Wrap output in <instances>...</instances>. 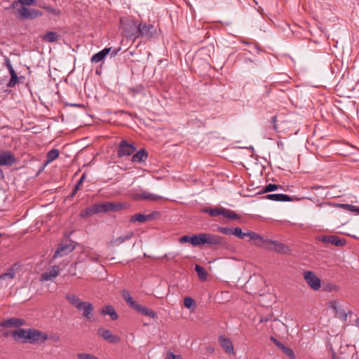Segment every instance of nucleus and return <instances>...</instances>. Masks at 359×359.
Returning <instances> with one entry per match:
<instances>
[{
  "mask_svg": "<svg viewBox=\"0 0 359 359\" xmlns=\"http://www.w3.org/2000/svg\"><path fill=\"white\" fill-rule=\"evenodd\" d=\"M9 73L11 74V76H13V75H17L15 71L14 70V69L11 71H9Z\"/></svg>",
  "mask_w": 359,
  "mask_h": 359,
  "instance_id": "bf43d9fd",
  "label": "nucleus"
},
{
  "mask_svg": "<svg viewBox=\"0 0 359 359\" xmlns=\"http://www.w3.org/2000/svg\"><path fill=\"white\" fill-rule=\"evenodd\" d=\"M153 218H154L153 214L144 215V214L138 213V214H135V215H133L130 219V222L131 223H135L136 222L143 223L147 220H151Z\"/></svg>",
  "mask_w": 359,
  "mask_h": 359,
  "instance_id": "b1692460",
  "label": "nucleus"
},
{
  "mask_svg": "<svg viewBox=\"0 0 359 359\" xmlns=\"http://www.w3.org/2000/svg\"><path fill=\"white\" fill-rule=\"evenodd\" d=\"M66 300L78 311H83V317L87 320L93 322L95 319H92V313L94 309L93 305L89 302H83L76 294H67Z\"/></svg>",
  "mask_w": 359,
  "mask_h": 359,
  "instance_id": "f257e3e1",
  "label": "nucleus"
},
{
  "mask_svg": "<svg viewBox=\"0 0 359 359\" xmlns=\"http://www.w3.org/2000/svg\"><path fill=\"white\" fill-rule=\"evenodd\" d=\"M204 212L208 213L211 217H217L218 215H223L224 208H206L202 210Z\"/></svg>",
  "mask_w": 359,
  "mask_h": 359,
  "instance_id": "c9c22d12",
  "label": "nucleus"
},
{
  "mask_svg": "<svg viewBox=\"0 0 359 359\" xmlns=\"http://www.w3.org/2000/svg\"><path fill=\"white\" fill-rule=\"evenodd\" d=\"M193 238H194V235H192V236L185 235V236H183L181 238H180L179 242L182 244L185 243H189L192 245Z\"/></svg>",
  "mask_w": 359,
  "mask_h": 359,
  "instance_id": "49530a36",
  "label": "nucleus"
},
{
  "mask_svg": "<svg viewBox=\"0 0 359 359\" xmlns=\"http://www.w3.org/2000/svg\"><path fill=\"white\" fill-rule=\"evenodd\" d=\"M122 297L127 304L133 309L137 304L135 301L133 300L130 292L128 290H123L122 292Z\"/></svg>",
  "mask_w": 359,
  "mask_h": 359,
  "instance_id": "473e14b6",
  "label": "nucleus"
},
{
  "mask_svg": "<svg viewBox=\"0 0 359 359\" xmlns=\"http://www.w3.org/2000/svg\"><path fill=\"white\" fill-rule=\"evenodd\" d=\"M28 344H42L48 339L47 334L36 329H27Z\"/></svg>",
  "mask_w": 359,
  "mask_h": 359,
  "instance_id": "20e7f679",
  "label": "nucleus"
},
{
  "mask_svg": "<svg viewBox=\"0 0 359 359\" xmlns=\"http://www.w3.org/2000/svg\"><path fill=\"white\" fill-rule=\"evenodd\" d=\"M97 335L108 343L111 344H117L121 341L118 336L113 334L109 330L104 327H100L97 330Z\"/></svg>",
  "mask_w": 359,
  "mask_h": 359,
  "instance_id": "6e6552de",
  "label": "nucleus"
},
{
  "mask_svg": "<svg viewBox=\"0 0 359 359\" xmlns=\"http://www.w3.org/2000/svg\"><path fill=\"white\" fill-rule=\"evenodd\" d=\"M41 8H43L48 13L52 14L53 15H55V16H57L61 14L60 10L53 8L50 6L42 5V6H41Z\"/></svg>",
  "mask_w": 359,
  "mask_h": 359,
  "instance_id": "e433bc0d",
  "label": "nucleus"
},
{
  "mask_svg": "<svg viewBox=\"0 0 359 359\" xmlns=\"http://www.w3.org/2000/svg\"><path fill=\"white\" fill-rule=\"evenodd\" d=\"M265 249L268 250L275 251L280 254H289L290 250L285 244L278 241L267 238L266 244L264 245Z\"/></svg>",
  "mask_w": 359,
  "mask_h": 359,
  "instance_id": "7ed1b4c3",
  "label": "nucleus"
},
{
  "mask_svg": "<svg viewBox=\"0 0 359 359\" xmlns=\"http://www.w3.org/2000/svg\"><path fill=\"white\" fill-rule=\"evenodd\" d=\"M303 277L307 285L313 290H318L321 287V280L316 274L311 271L303 272Z\"/></svg>",
  "mask_w": 359,
  "mask_h": 359,
  "instance_id": "39448f33",
  "label": "nucleus"
},
{
  "mask_svg": "<svg viewBox=\"0 0 359 359\" xmlns=\"http://www.w3.org/2000/svg\"><path fill=\"white\" fill-rule=\"evenodd\" d=\"M100 313L102 315H109L113 320H116L118 318V314L116 313L114 306L111 305H106L103 306Z\"/></svg>",
  "mask_w": 359,
  "mask_h": 359,
  "instance_id": "bb28decb",
  "label": "nucleus"
},
{
  "mask_svg": "<svg viewBox=\"0 0 359 359\" xmlns=\"http://www.w3.org/2000/svg\"><path fill=\"white\" fill-rule=\"evenodd\" d=\"M72 105H73V106H76V107H84V105H83V104H72Z\"/></svg>",
  "mask_w": 359,
  "mask_h": 359,
  "instance_id": "680f3d73",
  "label": "nucleus"
},
{
  "mask_svg": "<svg viewBox=\"0 0 359 359\" xmlns=\"http://www.w3.org/2000/svg\"><path fill=\"white\" fill-rule=\"evenodd\" d=\"M223 216L232 219H237L239 216L233 210L224 208Z\"/></svg>",
  "mask_w": 359,
  "mask_h": 359,
  "instance_id": "ea45409f",
  "label": "nucleus"
},
{
  "mask_svg": "<svg viewBox=\"0 0 359 359\" xmlns=\"http://www.w3.org/2000/svg\"><path fill=\"white\" fill-rule=\"evenodd\" d=\"M195 301L189 297H186L184 299V305L187 309H191L192 307L195 306Z\"/></svg>",
  "mask_w": 359,
  "mask_h": 359,
  "instance_id": "37998d69",
  "label": "nucleus"
},
{
  "mask_svg": "<svg viewBox=\"0 0 359 359\" xmlns=\"http://www.w3.org/2000/svg\"><path fill=\"white\" fill-rule=\"evenodd\" d=\"M60 38V35L57 34L55 32H48L45 35L42 36V41L48 42V43H53L57 41Z\"/></svg>",
  "mask_w": 359,
  "mask_h": 359,
  "instance_id": "c756f323",
  "label": "nucleus"
},
{
  "mask_svg": "<svg viewBox=\"0 0 359 359\" xmlns=\"http://www.w3.org/2000/svg\"><path fill=\"white\" fill-rule=\"evenodd\" d=\"M155 32V28L152 25L139 24L138 38H150Z\"/></svg>",
  "mask_w": 359,
  "mask_h": 359,
  "instance_id": "2eb2a0df",
  "label": "nucleus"
},
{
  "mask_svg": "<svg viewBox=\"0 0 359 359\" xmlns=\"http://www.w3.org/2000/svg\"><path fill=\"white\" fill-rule=\"evenodd\" d=\"M219 342L226 353H234L233 344L229 339L221 336L219 337Z\"/></svg>",
  "mask_w": 359,
  "mask_h": 359,
  "instance_id": "412c9836",
  "label": "nucleus"
},
{
  "mask_svg": "<svg viewBox=\"0 0 359 359\" xmlns=\"http://www.w3.org/2000/svg\"><path fill=\"white\" fill-rule=\"evenodd\" d=\"M279 187L278 185L275 184H269L264 187V192L268 193L276 190Z\"/></svg>",
  "mask_w": 359,
  "mask_h": 359,
  "instance_id": "09e8293b",
  "label": "nucleus"
},
{
  "mask_svg": "<svg viewBox=\"0 0 359 359\" xmlns=\"http://www.w3.org/2000/svg\"><path fill=\"white\" fill-rule=\"evenodd\" d=\"M110 51L111 48H105L101 51L94 54L92 56L90 61L92 62L97 63L104 59V57L110 53Z\"/></svg>",
  "mask_w": 359,
  "mask_h": 359,
  "instance_id": "a878e982",
  "label": "nucleus"
},
{
  "mask_svg": "<svg viewBox=\"0 0 359 359\" xmlns=\"http://www.w3.org/2000/svg\"><path fill=\"white\" fill-rule=\"evenodd\" d=\"M320 208H326V207H340L346 210L355 212L359 214V207L345 203H333L330 202L324 203L319 205Z\"/></svg>",
  "mask_w": 359,
  "mask_h": 359,
  "instance_id": "ddd939ff",
  "label": "nucleus"
},
{
  "mask_svg": "<svg viewBox=\"0 0 359 359\" xmlns=\"http://www.w3.org/2000/svg\"><path fill=\"white\" fill-rule=\"evenodd\" d=\"M7 67L8 72L13 69V67L12 65H8V67Z\"/></svg>",
  "mask_w": 359,
  "mask_h": 359,
  "instance_id": "052dcab7",
  "label": "nucleus"
},
{
  "mask_svg": "<svg viewBox=\"0 0 359 359\" xmlns=\"http://www.w3.org/2000/svg\"><path fill=\"white\" fill-rule=\"evenodd\" d=\"M123 34L127 39L138 38L139 22L132 18H121Z\"/></svg>",
  "mask_w": 359,
  "mask_h": 359,
  "instance_id": "f03ea898",
  "label": "nucleus"
},
{
  "mask_svg": "<svg viewBox=\"0 0 359 359\" xmlns=\"http://www.w3.org/2000/svg\"><path fill=\"white\" fill-rule=\"evenodd\" d=\"M247 236H249L250 240L255 241V245L264 248V245L266 244L267 238L258 234L256 232L249 231L247 233Z\"/></svg>",
  "mask_w": 359,
  "mask_h": 359,
  "instance_id": "6ab92c4d",
  "label": "nucleus"
},
{
  "mask_svg": "<svg viewBox=\"0 0 359 359\" xmlns=\"http://www.w3.org/2000/svg\"><path fill=\"white\" fill-rule=\"evenodd\" d=\"M4 65H6V67H8V65H11V60L7 57L4 59Z\"/></svg>",
  "mask_w": 359,
  "mask_h": 359,
  "instance_id": "6e6d98bb",
  "label": "nucleus"
},
{
  "mask_svg": "<svg viewBox=\"0 0 359 359\" xmlns=\"http://www.w3.org/2000/svg\"><path fill=\"white\" fill-rule=\"evenodd\" d=\"M74 248L75 245L72 241H67L65 243H62L58 245L53 257H64L72 252Z\"/></svg>",
  "mask_w": 359,
  "mask_h": 359,
  "instance_id": "423d86ee",
  "label": "nucleus"
},
{
  "mask_svg": "<svg viewBox=\"0 0 359 359\" xmlns=\"http://www.w3.org/2000/svg\"><path fill=\"white\" fill-rule=\"evenodd\" d=\"M194 269L201 279H206L208 273L202 266L196 265Z\"/></svg>",
  "mask_w": 359,
  "mask_h": 359,
  "instance_id": "58836bf2",
  "label": "nucleus"
},
{
  "mask_svg": "<svg viewBox=\"0 0 359 359\" xmlns=\"http://www.w3.org/2000/svg\"><path fill=\"white\" fill-rule=\"evenodd\" d=\"M265 198L269 200L274 201H290L291 198L290 196L285 194H267Z\"/></svg>",
  "mask_w": 359,
  "mask_h": 359,
  "instance_id": "5701e85b",
  "label": "nucleus"
},
{
  "mask_svg": "<svg viewBox=\"0 0 359 359\" xmlns=\"http://www.w3.org/2000/svg\"><path fill=\"white\" fill-rule=\"evenodd\" d=\"M17 162L15 156L9 151H0V165L11 166Z\"/></svg>",
  "mask_w": 359,
  "mask_h": 359,
  "instance_id": "1a4fd4ad",
  "label": "nucleus"
},
{
  "mask_svg": "<svg viewBox=\"0 0 359 359\" xmlns=\"http://www.w3.org/2000/svg\"><path fill=\"white\" fill-rule=\"evenodd\" d=\"M60 151L57 149H53L49 151L46 154V165L51 163L54 160L58 158Z\"/></svg>",
  "mask_w": 359,
  "mask_h": 359,
  "instance_id": "2f4dec72",
  "label": "nucleus"
},
{
  "mask_svg": "<svg viewBox=\"0 0 359 359\" xmlns=\"http://www.w3.org/2000/svg\"><path fill=\"white\" fill-rule=\"evenodd\" d=\"M233 228L219 226L217 227V231L225 235H232Z\"/></svg>",
  "mask_w": 359,
  "mask_h": 359,
  "instance_id": "c03bdc74",
  "label": "nucleus"
},
{
  "mask_svg": "<svg viewBox=\"0 0 359 359\" xmlns=\"http://www.w3.org/2000/svg\"><path fill=\"white\" fill-rule=\"evenodd\" d=\"M27 332V329H23L20 327L13 331L11 335L15 341H20L24 344H28Z\"/></svg>",
  "mask_w": 359,
  "mask_h": 359,
  "instance_id": "dca6fc26",
  "label": "nucleus"
},
{
  "mask_svg": "<svg viewBox=\"0 0 359 359\" xmlns=\"http://www.w3.org/2000/svg\"><path fill=\"white\" fill-rule=\"evenodd\" d=\"M18 2L23 6H31L35 4L36 0H18Z\"/></svg>",
  "mask_w": 359,
  "mask_h": 359,
  "instance_id": "3c124183",
  "label": "nucleus"
},
{
  "mask_svg": "<svg viewBox=\"0 0 359 359\" xmlns=\"http://www.w3.org/2000/svg\"><path fill=\"white\" fill-rule=\"evenodd\" d=\"M238 238L243 239L245 236H247V233H243L242 229L240 227H236L233 229V234Z\"/></svg>",
  "mask_w": 359,
  "mask_h": 359,
  "instance_id": "a19ab883",
  "label": "nucleus"
},
{
  "mask_svg": "<svg viewBox=\"0 0 359 359\" xmlns=\"http://www.w3.org/2000/svg\"><path fill=\"white\" fill-rule=\"evenodd\" d=\"M133 236H134V233L133 231L128 232L126 235L121 236L116 238L113 243L117 245L122 244L123 243L128 241Z\"/></svg>",
  "mask_w": 359,
  "mask_h": 359,
  "instance_id": "72a5a7b5",
  "label": "nucleus"
},
{
  "mask_svg": "<svg viewBox=\"0 0 359 359\" xmlns=\"http://www.w3.org/2000/svg\"><path fill=\"white\" fill-rule=\"evenodd\" d=\"M208 351L209 352H210V353H212V352L214 351V348H208Z\"/></svg>",
  "mask_w": 359,
  "mask_h": 359,
  "instance_id": "e2e57ef3",
  "label": "nucleus"
},
{
  "mask_svg": "<svg viewBox=\"0 0 359 359\" xmlns=\"http://www.w3.org/2000/svg\"><path fill=\"white\" fill-rule=\"evenodd\" d=\"M133 198L135 200H146L149 201H156L162 198L161 196L151 194L147 191H142L141 194H135Z\"/></svg>",
  "mask_w": 359,
  "mask_h": 359,
  "instance_id": "f3484780",
  "label": "nucleus"
},
{
  "mask_svg": "<svg viewBox=\"0 0 359 359\" xmlns=\"http://www.w3.org/2000/svg\"><path fill=\"white\" fill-rule=\"evenodd\" d=\"M86 178V174H83L81 178L79 179V180L77 182L76 184L75 185L73 191H72V196H74V195H76V194L77 193L78 190L80 189V187L82 185L83 182V180H85Z\"/></svg>",
  "mask_w": 359,
  "mask_h": 359,
  "instance_id": "79ce46f5",
  "label": "nucleus"
},
{
  "mask_svg": "<svg viewBox=\"0 0 359 359\" xmlns=\"http://www.w3.org/2000/svg\"><path fill=\"white\" fill-rule=\"evenodd\" d=\"M97 213H99L97 205V204H95L93 206L82 211L80 213V217L82 218H85Z\"/></svg>",
  "mask_w": 359,
  "mask_h": 359,
  "instance_id": "c85d7f7f",
  "label": "nucleus"
},
{
  "mask_svg": "<svg viewBox=\"0 0 359 359\" xmlns=\"http://www.w3.org/2000/svg\"><path fill=\"white\" fill-rule=\"evenodd\" d=\"M3 236V233H0V238Z\"/></svg>",
  "mask_w": 359,
  "mask_h": 359,
  "instance_id": "0e129e2a",
  "label": "nucleus"
},
{
  "mask_svg": "<svg viewBox=\"0 0 359 359\" xmlns=\"http://www.w3.org/2000/svg\"><path fill=\"white\" fill-rule=\"evenodd\" d=\"M26 325V321L22 318H8L0 323V326L3 327H18Z\"/></svg>",
  "mask_w": 359,
  "mask_h": 359,
  "instance_id": "f8f14e48",
  "label": "nucleus"
},
{
  "mask_svg": "<svg viewBox=\"0 0 359 359\" xmlns=\"http://www.w3.org/2000/svg\"><path fill=\"white\" fill-rule=\"evenodd\" d=\"M355 359H357V358H355Z\"/></svg>",
  "mask_w": 359,
  "mask_h": 359,
  "instance_id": "69168bd1",
  "label": "nucleus"
},
{
  "mask_svg": "<svg viewBox=\"0 0 359 359\" xmlns=\"http://www.w3.org/2000/svg\"><path fill=\"white\" fill-rule=\"evenodd\" d=\"M133 309L146 316H149L153 318L156 316V313L154 312L152 310L147 308V306H141L138 304L135 306V307Z\"/></svg>",
  "mask_w": 359,
  "mask_h": 359,
  "instance_id": "cd10ccee",
  "label": "nucleus"
},
{
  "mask_svg": "<svg viewBox=\"0 0 359 359\" xmlns=\"http://www.w3.org/2000/svg\"><path fill=\"white\" fill-rule=\"evenodd\" d=\"M148 153L144 149H140L132 156V161L133 163H144L147 161Z\"/></svg>",
  "mask_w": 359,
  "mask_h": 359,
  "instance_id": "4be33fe9",
  "label": "nucleus"
},
{
  "mask_svg": "<svg viewBox=\"0 0 359 359\" xmlns=\"http://www.w3.org/2000/svg\"><path fill=\"white\" fill-rule=\"evenodd\" d=\"M18 13L24 19H34L43 15L42 12L39 10L28 8L25 6L20 8Z\"/></svg>",
  "mask_w": 359,
  "mask_h": 359,
  "instance_id": "9d476101",
  "label": "nucleus"
},
{
  "mask_svg": "<svg viewBox=\"0 0 359 359\" xmlns=\"http://www.w3.org/2000/svg\"><path fill=\"white\" fill-rule=\"evenodd\" d=\"M18 83V75H13L11 76V79L9 80L8 83H7V87L8 88H13L15 86V85Z\"/></svg>",
  "mask_w": 359,
  "mask_h": 359,
  "instance_id": "a18cd8bd",
  "label": "nucleus"
},
{
  "mask_svg": "<svg viewBox=\"0 0 359 359\" xmlns=\"http://www.w3.org/2000/svg\"><path fill=\"white\" fill-rule=\"evenodd\" d=\"M332 359H354V358H353V354L340 353L337 356L333 355Z\"/></svg>",
  "mask_w": 359,
  "mask_h": 359,
  "instance_id": "de8ad7c7",
  "label": "nucleus"
},
{
  "mask_svg": "<svg viewBox=\"0 0 359 359\" xmlns=\"http://www.w3.org/2000/svg\"><path fill=\"white\" fill-rule=\"evenodd\" d=\"M205 245V233L194 234L192 245L194 247Z\"/></svg>",
  "mask_w": 359,
  "mask_h": 359,
  "instance_id": "7c9ffc66",
  "label": "nucleus"
},
{
  "mask_svg": "<svg viewBox=\"0 0 359 359\" xmlns=\"http://www.w3.org/2000/svg\"><path fill=\"white\" fill-rule=\"evenodd\" d=\"M16 273V269L13 266L8 269L7 272L0 276V280L13 279L14 278Z\"/></svg>",
  "mask_w": 359,
  "mask_h": 359,
  "instance_id": "f704fd0d",
  "label": "nucleus"
},
{
  "mask_svg": "<svg viewBox=\"0 0 359 359\" xmlns=\"http://www.w3.org/2000/svg\"><path fill=\"white\" fill-rule=\"evenodd\" d=\"M90 260L93 262H98V257H90Z\"/></svg>",
  "mask_w": 359,
  "mask_h": 359,
  "instance_id": "13d9d810",
  "label": "nucleus"
},
{
  "mask_svg": "<svg viewBox=\"0 0 359 359\" xmlns=\"http://www.w3.org/2000/svg\"><path fill=\"white\" fill-rule=\"evenodd\" d=\"M270 339H271V341H273V342L276 344V346L277 347H278V348H279V347L280 346V345L282 344V343H281L280 341H279L278 340H277V339H276L275 337H271Z\"/></svg>",
  "mask_w": 359,
  "mask_h": 359,
  "instance_id": "864d4df0",
  "label": "nucleus"
},
{
  "mask_svg": "<svg viewBox=\"0 0 359 359\" xmlns=\"http://www.w3.org/2000/svg\"><path fill=\"white\" fill-rule=\"evenodd\" d=\"M279 348L283 351V353L284 354H285L288 358H291V359H294L295 358V355H294V351L285 346L284 344H281L280 346L279 347Z\"/></svg>",
  "mask_w": 359,
  "mask_h": 359,
  "instance_id": "4c0bfd02",
  "label": "nucleus"
},
{
  "mask_svg": "<svg viewBox=\"0 0 359 359\" xmlns=\"http://www.w3.org/2000/svg\"><path fill=\"white\" fill-rule=\"evenodd\" d=\"M99 213L109 211H115L121 209V205L111 202L97 204Z\"/></svg>",
  "mask_w": 359,
  "mask_h": 359,
  "instance_id": "a211bd4d",
  "label": "nucleus"
},
{
  "mask_svg": "<svg viewBox=\"0 0 359 359\" xmlns=\"http://www.w3.org/2000/svg\"><path fill=\"white\" fill-rule=\"evenodd\" d=\"M319 241L324 243H331L335 246H343L346 242L344 239L340 238L339 236L335 235L323 236L318 238Z\"/></svg>",
  "mask_w": 359,
  "mask_h": 359,
  "instance_id": "9b49d317",
  "label": "nucleus"
},
{
  "mask_svg": "<svg viewBox=\"0 0 359 359\" xmlns=\"http://www.w3.org/2000/svg\"><path fill=\"white\" fill-rule=\"evenodd\" d=\"M4 177V172L2 169L0 168V180L3 179Z\"/></svg>",
  "mask_w": 359,
  "mask_h": 359,
  "instance_id": "4d7b16f0",
  "label": "nucleus"
},
{
  "mask_svg": "<svg viewBox=\"0 0 359 359\" xmlns=\"http://www.w3.org/2000/svg\"><path fill=\"white\" fill-rule=\"evenodd\" d=\"M224 246L225 243L222 237L212 233H205V245Z\"/></svg>",
  "mask_w": 359,
  "mask_h": 359,
  "instance_id": "4468645a",
  "label": "nucleus"
},
{
  "mask_svg": "<svg viewBox=\"0 0 359 359\" xmlns=\"http://www.w3.org/2000/svg\"><path fill=\"white\" fill-rule=\"evenodd\" d=\"M136 151L135 147L129 144L126 140H121L118 144V156L119 157L129 156Z\"/></svg>",
  "mask_w": 359,
  "mask_h": 359,
  "instance_id": "0eeeda50",
  "label": "nucleus"
},
{
  "mask_svg": "<svg viewBox=\"0 0 359 359\" xmlns=\"http://www.w3.org/2000/svg\"><path fill=\"white\" fill-rule=\"evenodd\" d=\"M276 116H273L272 118H271V123L273 125V128L275 130H278V127H277V124H276Z\"/></svg>",
  "mask_w": 359,
  "mask_h": 359,
  "instance_id": "603ef678",
  "label": "nucleus"
},
{
  "mask_svg": "<svg viewBox=\"0 0 359 359\" xmlns=\"http://www.w3.org/2000/svg\"><path fill=\"white\" fill-rule=\"evenodd\" d=\"M165 359H182L180 355H175L172 352L167 353Z\"/></svg>",
  "mask_w": 359,
  "mask_h": 359,
  "instance_id": "8fccbe9b",
  "label": "nucleus"
},
{
  "mask_svg": "<svg viewBox=\"0 0 359 359\" xmlns=\"http://www.w3.org/2000/svg\"><path fill=\"white\" fill-rule=\"evenodd\" d=\"M60 273V268L58 266H53L49 271H46L41 276V281H48L56 278Z\"/></svg>",
  "mask_w": 359,
  "mask_h": 359,
  "instance_id": "aec40b11",
  "label": "nucleus"
},
{
  "mask_svg": "<svg viewBox=\"0 0 359 359\" xmlns=\"http://www.w3.org/2000/svg\"><path fill=\"white\" fill-rule=\"evenodd\" d=\"M120 50H121V48H115L114 50L111 49V51L109 53H111V57H115Z\"/></svg>",
  "mask_w": 359,
  "mask_h": 359,
  "instance_id": "5fc2aeb1",
  "label": "nucleus"
},
{
  "mask_svg": "<svg viewBox=\"0 0 359 359\" xmlns=\"http://www.w3.org/2000/svg\"><path fill=\"white\" fill-rule=\"evenodd\" d=\"M330 307L336 312V314L339 318L344 320H346L347 315L345 313V311L341 308L340 305L337 302L334 301L330 302Z\"/></svg>",
  "mask_w": 359,
  "mask_h": 359,
  "instance_id": "393cba45",
  "label": "nucleus"
}]
</instances>
